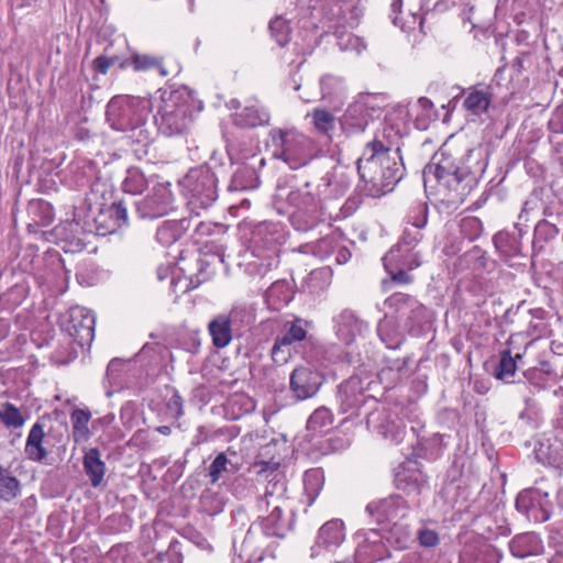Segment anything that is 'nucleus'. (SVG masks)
Segmentation results:
<instances>
[{"label":"nucleus","mask_w":563,"mask_h":563,"mask_svg":"<svg viewBox=\"0 0 563 563\" xmlns=\"http://www.w3.org/2000/svg\"><path fill=\"white\" fill-rule=\"evenodd\" d=\"M487 165L481 147L468 150L459 164L450 153L443 151L424 167L423 183L441 196L443 202L462 203L477 185Z\"/></svg>","instance_id":"1"},{"label":"nucleus","mask_w":563,"mask_h":563,"mask_svg":"<svg viewBox=\"0 0 563 563\" xmlns=\"http://www.w3.org/2000/svg\"><path fill=\"white\" fill-rule=\"evenodd\" d=\"M159 132L166 136L186 133L192 119V103L179 91L163 96L157 113L154 117Z\"/></svg>","instance_id":"2"},{"label":"nucleus","mask_w":563,"mask_h":563,"mask_svg":"<svg viewBox=\"0 0 563 563\" xmlns=\"http://www.w3.org/2000/svg\"><path fill=\"white\" fill-rule=\"evenodd\" d=\"M274 157L282 159L289 168L306 166L313 157V142L296 130L275 129L271 132Z\"/></svg>","instance_id":"3"},{"label":"nucleus","mask_w":563,"mask_h":563,"mask_svg":"<svg viewBox=\"0 0 563 563\" xmlns=\"http://www.w3.org/2000/svg\"><path fill=\"white\" fill-rule=\"evenodd\" d=\"M286 201L290 208V222L296 230L308 231L322 221L323 210L318 196L296 189L288 192Z\"/></svg>","instance_id":"4"},{"label":"nucleus","mask_w":563,"mask_h":563,"mask_svg":"<svg viewBox=\"0 0 563 563\" xmlns=\"http://www.w3.org/2000/svg\"><path fill=\"white\" fill-rule=\"evenodd\" d=\"M107 115L118 130H133L145 121L143 102L133 97H114L107 107Z\"/></svg>","instance_id":"5"},{"label":"nucleus","mask_w":563,"mask_h":563,"mask_svg":"<svg viewBox=\"0 0 563 563\" xmlns=\"http://www.w3.org/2000/svg\"><path fill=\"white\" fill-rule=\"evenodd\" d=\"M322 384L323 376L321 372L308 364L296 366L289 377V388L297 400L313 397Z\"/></svg>","instance_id":"6"},{"label":"nucleus","mask_w":563,"mask_h":563,"mask_svg":"<svg viewBox=\"0 0 563 563\" xmlns=\"http://www.w3.org/2000/svg\"><path fill=\"white\" fill-rule=\"evenodd\" d=\"M280 462L274 457L261 460L258 456L251 464L249 471L254 475V481L257 484L268 483L266 486L264 496H274L275 494H282L285 490L284 484L278 479L279 477Z\"/></svg>","instance_id":"7"},{"label":"nucleus","mask_w":563,"mask_h":563,"mask_svg":"<svg viewBox=\"0 0 563 563\" xmlns=\"http://www.w3.org/2000/svg\"><path fill=\"white\" fill-rule=\"evenodd\" d=\"M389 148L382 141L368 142L362 156L357 159V170L364 180L375 181L376 169L388 161Z\"/></svg>","instance_id":"8"},{"label":"nucleus","mask_w":563,"mask_h":563,"mask_svg":"<svg viewBox=\"0 0 563 563\" xmlns=\"http://www.w3.org/2000/svg\"><path fill=\"white\" fill-rule=\"evenodd\" d=\"M427 482V475L416 461H407L396 468L395 485L406 494L420 495Z\"/></svg>","instance_id":"9"},{"label":"nucleus","mask_w":563,"mask_h":563,"mask_svg":"<svg viewBox=\"0 0 563 563\" xmlns=\"http://www.w3.org/2000/svg\"><path fill=\"white\" fill-rule=\"evenodd\" d=\"M95 317L84 308L70 309L68 331L80 345L90 342L95 334Z\"/></svg>","instance_id":"10"},{"label":"nucleus","mask_w":563,"mask_h":563,"mask_svg":"<svg viewBox=\"0 0 563 563\" xmlns=\"http://www.w3.org/2000/svg\"><path fill=\"white\" fill-rule=\"evenodd\" d=\"M373 121V109L365 102L356 101L349 106L343 117V128L349 134H358L365 131Z\"/></svg>","instance_id":"11"},{"label":"nucleus","mask_w":563,"mask_h":563,"mask_svg":"<svg viewBox=\"0 0 563 563\" xmlns=\"http://www.w3.org/2000/svg\"><path fill=\"white\" fill-rule=\"evenodd\" d=\"M404 242L398 244V247L391 249L384 257H383V264L386 269V272L389 274L390 279L399 285H409L412 283L413 278L410 276L406 267L408 269H413L420 265V262L418 261H411L408 264H399L398 263V253L400 252V247Z\"/></svg>","instance_id":"12"},{"label":"nucleus","mask_w":563,"mask_h":563,"mask_svg":"<svg viewBox=\"0 0 563 563\" xmlns=\"http://www.w3.org/2000/svg\"><path fill=\"white\" fill-rule=\"evenodd\" d=\"M401 498L388 497L367 505L366 511L377 523L391 522L399 517Z\"/></svg>","instance_id":"13"},{"label":"nucleus","mask_w":563,"mask_h":563,"mask_svg":"<svg viewBox=\"0 0 563 563\" xmlns=\"http://www.w3.org/2000/svg\"><path fill=\"white\" fill-rule=\"evenodd\" d=\"M45 431L41 422H35L29 431L24 452L30 461L42 463L48 455L44 446Z\"/></svg>","instance_id":"14"},{"label":"nucleus","mask_w":563,"mask_h":563,"mask_svg":"<svg viewBox=\"0 0 563 563\" xmlns=\"http://www.w3.org/2000/svg\"><path fill=\"white\" fill-rule=\"evenodd\" d=\"M339 397L343 412L360 408L364 401V390L361 380L351 378L340 385Z\"/></svg>","instance_id":"15"},{"label":"nucleus","mask_w":563,"mask_h":563,"mask_svg":"<svg viewBox=\"0 0 563 563\" xmlns=\"http://www.w3.org/2000/svg\"><path fill=\"white\" fill-rule=\"evenodd\" d=\"M519 336V334H511L507 341V344L511 346ZM521 357V353H516L515 356H512L510 347L500 351V360L494 372L495 377L497 379L509 382L510 378L515 376L517 371V362Z\"/></svg>","instance_id":"16"},{"label":"nucleus","mask_w":563,"mask_h":563,"mask_svg":"<svg viewBox=\"0 0 563 563\" xmlns=\"http://www.w3.org/2000/svg\"><path fill=\"white\" fill-rule=\"evenodd\" d=\"M325 476L320 467L307 470L303 474V498L307 507H311L324 487Z\"/></svg>","instance_id":"17"},{"label":"nucleus","mask_w":563,"mask_h":563,"mask_svg":"<svg viewBox=\"0 0 563 563\" xmlns=\"http://www.w3.org/2000/svg\"><path fill=\"white\" fill-rule=\"evenodd\" d=\"M84 470L93 487L100 486L106 474V464L96 448L89 449L84 455Z\"/></svg>","instance_id":"18"},{"label":"nucleus","mask_w":563,"mask_h":563,"mask_svg":"<svg viewBox=\"0 0 563 563\" xmlns=\"http://www.w3.org/2000/svg\"><path fill=\"white\" fill-rule=\"evenodd\" d=\"M492 103V93L488 90L471 88L464 100V109L473 115H482L489 109Z\"/></svg>","instance_id":"19"},{"label":"nucleus","mask_w":563,"mask_h":563,"mask_svg":"<svg viewBox=\"0 0 563 563\" xmlns=\"http://www.w3.org/2000/svg\"><path fill=\"white\" fill-rule=\"evenodd\" d=\"M260 526L264 534L267 537H284L287 520L284 516L283 507L278 504L275 505L271 514L261 519Z\"/></svg>","instance_id":"20"},{"label":"nucleus","mask_w":563,"mask_h":563,"mask_svg":"<svg viewBox=\"0 0 563 563\" xmlns=\"http://www.w3.org/2000/svg\"><path fill=\"white\" fill-rule=\"evenodd\" d=\"M345 538L344 523L340 519L327 521L319 530V544L325 548L339 547Z\"/></svg>","instance_id":"21"},{"label":"nucleus","mask_w":563,"mask_h":563,"mask_svg":"<svg viewBox=\"0 0 563 563\" xmlns=\"http://www.w3.org/2000/svg\"><path fill=\"white\" fill-rule=\"evenodd\" d=\"M212 343L218 349H223L232 340L231 320L227 316H218L208 325Z\"/></svg>","instance_id":"22"},{"label":"nucleus","mask_w":563,"mask_h":563,"mask_svg":"<svg viewBox=\"0 0 563 563\" xmlns=\"http://www.w3.org/2000/svg\"><path fill=\"white\" fill-rule=\"evenodd\" d=\"M509 549L514 556L523 559L538 553L540 540L534 533L518 534L510 541Z\"/></svg>","instance_id":"23"},{"label":"nucleus","mask_w":563,"mask_h":563,"mask_svg":"<svg viewBox=\"0 0 563 563\" xmlns=\"http://www.w3.org/2000/svg\"><path fill=\"white\" fill-rule=\"evenodd\" d=\"M358 332V321L352 314L343 313L338 318L335 333L342 344L351 345Z\"/></svg>","instance_id":"24"},{"label":"nucleus","mask_w":563,"mask_h":563,"mask_svg":"<svg viewBox=\"0 0 563 563\" xmlns=\"http://www.w3.org/2000/svg\"><path fill=\"white\" fill-rule=\"evenodd\" d=\"M320 87L322 99L329 102H333L345 95L343 79L331 74H327L321 77Z\"/></svg>","instance_id":"25"},{"label":"nucleus","mask_w":563,"mask_h":563,"mask_svg":"<svg viewBox=\"0 0 563 563\" xmlns=\"http://www.w3.org/2000/svg\"><path fill=\"white\" fill-rule=\"evenodd\" d=\"M91 413L86 409H75L70 413V422L73 428V438L75 442L86 441L89 438V421Z\"/></svg>","instance_id":"26"},{"label":"nucleus","mask_w":563,"mask_h":563,"mask_svg":"<svg viewBox=\"0 0 563 563\" xmlns=\"http://www.w3.org/2000/svg\"><path fill=\"white\" fill-rule=\"evenodd\" d=\"M145 203L152 210L153 216H163L169 208L170 192L163 185L155 186L153 188V196H147Z\"/></svg>","instance_id":"27"},{"label":"nucleus","mask_w":563,"mask_h":563,"mask_svg":"<svg viewBox=\"0 0 563 563\" xmlns=\"http://www.w3.org/2000/svg\"><path fill=\"white\" fill-rule=\"evenodd\" d=\"M308 324L309 322L301 318H295L291 321H287L284 324L285 333L277 336V339H286L287 343L291 346L294 343L302 342L307 339Z\"/></svg>","instance_id":"28"},{"label":"nucleus","mask_w":563,"mask_h":563,"mask_svg":"<svg viewBox=\"0 0 563 563\" xmlns=\"http://www.w3.org/2000/svg\"><path fill=\"white\" fill-rule=\"evenodd\" d=\"M314 130L323 135H329L334 130L335 117L332 112L323 108H314L309 114Z\"/></svg>","instance_id":"29"},{"label":"nucleus","mask_w":563,"mask_h":563,"mask_svg":"<svg viewBox=\"0 0 563 563\" xmlns=\"http://www.w3.org/2000/svg\"><path fill=\"white\" fill-rule=\"evenodd\" d=\"M147 185L144 173L137 167H132L128 169L122 187L125 192L141 195L147 188Z\"/></svg>","instance_id":"30"},{"label":"nucleus","mask_w":563,"mask_h":563,"mask_svg":"<svg viewBox=\"0 0 563 563\" xmlns=\"http://www.w3.org/2000/svg\"><path fill=\"white\" fill-rule=\"evenodd\" d=\"M0 421L8 429H20L25 419L21 410L12 402H4L0 408Z\"/></svg>","instance_id":"31"},{"label":"nucleus","mask_w":563,"mask_h":563,"mask_svg":"<svg viewBox=\"0 0 563 563\" xmlns=\"http://www.w3.org/2000/svg\"><path fill=\"white\" fill-rule=\"evenodd\" d=\"M20 493V482L0 464V499L10 501Z\"/></svg>","instance_id":"32"},{"label":"nucleus","mask_w":563,"mask_h":563,"mask_svg":"<svg viewBox=\"0 0 563 563\" xmlns=\"http://www.w3.org/2000/svg\"><path fill=\"white\" fill-rule=\"evenodd\" d=\"M384 305L396 313H404L407 310L413 311L418 307L417 300L411 295L404 292L390 295L385 299Z\"/></svg>","instance_id":"33"},{"label":"nucleus","mask_w":563,"mask_h":563,"mask_svg":"<svg viewBox=\"0 0 563 563\" xmlns=\"http://www.w3.org/2000/svg\"><path fill=\"white\" fill-rule=\"evenodd\" d=\"M128 65L132 66L135 71H148L152 69H161L162 62L159 58H155L148 55L135 54L131 57L130 62H123L120 64V68H124Z\"/></svg>","instance_id":"34"},{"label":"nucleus","mask_w":563,"mask_h":563,"mask_svg":"<svg viewBox=\"0 0 563 563\" xmlns=\"http://www.w3.org/2000/svg\"><path fill=\"white\" fill-rule=\"evenodd\" d=\"M199 179L203 188L200 189L199 185H196L191 189L192 196L202 199V203L213 201L216 199L213 176L210 173H203L200 175Z\"/></svg>","instance_id":"35"},{"label":"nucleus","mask_w":563,"mask_h":563,"mask_svg":"<svg viewBox=\"0 0 563 563\" xmlns=\"http://www.w3.org/2000/svg\"><path fill=\"white\" fill-rule=\"evenodd\" d=\"M269 31L279 46H285L290 41L289 22L282 16H276L269 22Z\"/></svg>","instance_id":"36"},{"label":"nucleus","mask_w":563,"mask_h":563,"mask_svg":"<svg viewBox=\"0 0 563 563\" xmlns=\"http://www.w3.org/2000/svg\"><path fill=\"white\" fill-rule=\"evenodd\" d=\"M102 216H109L113 221L108 232H114L128 223V210L122 202H113Z\"/></svg>","instance_id":"37"},{"label":"nucleus","mask_w":563,"mask_h":563,"mask_svg":"<svg viewBox=\"0 0 563 563\" xmlns=\"http://www.w3.org/2000/svg\"><path fill=\"white\" fill-rule=\"evenodd\" d=\"M333 422L332 412L324 407L316 409L308 420V428L312 431H322Z\"/></svg>","instance_id":"38"},{"label":"nucleus","mask_w":563,"mask_h":563,"mask_svg":"<svg viewBox=\"0 0 563 563\" xmlns=\"http://www.w3.org/2000/svg\"><path fill=\"white\" fill-rule=\"evenodd\" d=\"M292 356V346L289 345L286 339H275L271 350V357L276 365H285Z\"/></svg>","instance_id":"39"},{"label":"nucleus","mask_w":563,"mask_h":563,"mask_svg":"<svg viewBox=\"0 0 563 563\" xmlns=\"http://www.w3.org/2000/svg\"><path fill=\"white\" fill-rule=\"evenodd\" d=\"M462 235L468 241H475L483 232V223L477 217H465L461 220Z\"/></svg>","instance_id":"40"},{"label":"nucleus","mask_w":563,"mask_h":563,"mask_svg":"<svg viewBox=\"0 0 563 563\" xmlns=\"http://www.w3.org/2000/svg\"><path fill=\"white\" fill-rule=\"evenodd\" d=\"M229 460L225 453H219L209 466V476L211 484L218 483L222 474L228 470Z\"/></svg>","instance_id":"41"},{"label":"nucleus","mask_w":563,"mask_h":563,"mask_svg":"<svg viewBox=\"0 0 563 563\" xmlns=\"http://www.w3.org/2000/svg\"><path fill=\"white\" fill-rule=\"evenodd\" d=\"M409 222L417 229H422L428 222V209L426 205L415 206L409 214Z\"/></svg>","instance_id":"42"},{"label":"nucleus","mask_w":563,"mask_h":563,"mask_svg":"<svg viewBox=\"0 0 563 563\" xmlns=\"http://www.w3.org/2000/svg\"><path fill=\"white\" fill-rule=\"evenodd\" d=\"M419 544L423 548H435L440 543L439 533L429 528H422L417 533Z\"/></svg>","instance_id":"43"},{"label":"nucleus","mask_w":563,"mask_h":563,"mask_svg":"<svg viewBox=\"0 0 563 563\" xmlns=\"http://www.w3.org/2000/svg\"><path fill=\"white\" fill-rule=\"evenodd\" d=\"M117 62V57L97 56L92 62V68L96 73L106 75L111 66Z\"/></svg>","instance_id":"44"},{"label":"nucleus","mask_w":563,"mask_h":563,"mask_svg":"<svg viewBox=\"0 0 563 563\" xmlns=\"http://www.w3.org/2000/svg\"><path fill=\"white\" fill-rule=\"evenodd\" d=\"M549 129L556 134H563V104L558 106L549 121Z\"/></svg>","instance_id":"45"},{"label":"nucleus","mask_w":563,"mask_h":563,"mask_svg":"<svg viewBox=\"0 0 563 563\" xmlns=\"http://www.w3.org/2000/svg\"><path fill=\"white\" fill-rule=\"evenodd\" d=\"M238 123L239 124H245L250 126L257 125V115L256 110L252 108H245L242 113L238 115Z\"/></svg>","instance_id":"46"},{"label":"nucleus","mask_w":563,"mask_h":563,"mask_svg":"<svg viewBox=\"0 0 563 563\" xmlns=\"http://www.w3.org/2000/svg\"><path fill=\"white\" fill-rule=\"evenodd\" d=\"M333 2L335 3H350L351 4V13H352V16H357V8H356V4H357V0H332Z\"/></svg>","instance_id":"47"},{"label":"nucleus","mask_w":563,"mask_h":563,"mask_svg":"<svg viewBox=\"0 0 563 563\" xmlns=\"http://www.w3.org/2000/svg\"><path fill=\"white\" fill-rule=\"evenodd\" d=\"M170 231V227L169 225H163L158 230H157V238L159 240H165L167 239V235Z\"/></svg>","instance_id":"48"},{"label":"nucleus","mask_w":563,"mask_h":563,"mask_svg":"<svg viewBox=\"0 0 563 563\" xmlns=\"http://www.w3.org/2000/svg\"><path fill=\"white\" fill-rule=\"evenodd\" d=\"M418 102L426 110L433 108V102L427 97L419 98Z\"/></svg>","instance_id":"49"},{"label":"nucleus","mask_w":563,"mask_h":563,"mask_svg":"<svg viewBox=\"0 0 563 563\" xmlns=\"http://www.w3.org/2000/svg\"><path fill=\"white\" fill-rule=\"evenodd\" d=\"M156 430H157V432H159L161 434H164V435H168L172 432V429L168 426L157 427Z\"/></svg>","instance_id":"50"},{"label":"nucleus","mask_w":563,"mask_h":563,"mask_svg":"<svg viewBox=\"0 0 563 563\" xmlns=\"http://www.w3.org/2000/svg\"><path fill=\"white\" fill-rule=\"evenodd\" d=\"M343 34H344V32H343V31H341V29H340V27H336V29L334 30V35H335L336 37L341 38V37L343 36Z\"/></svg>","instance_id":"51"},{"label":"nucleus","mask_w":563,"mask_h":563,"mask_svg":"<svg viewBox=\"0 0 563 563\" xmlns=\"http://www.w3.org/2000/svg\"><path fill=\"white\" fill-rule=\"evenodd\" d=\"M386 169H387V172H388L389 174H391V172H390V168H389V167H387ZM388 178H391V180H393V181H398V180H399V178H400V176L398 177V176H396V175H390Z\"/></svg>","instance_id":"52"},{"label":"nucleus","mask_w":563,"mask_h":563,"mask_svg":"<svg viewBox=\"0 0 563 563\" xmlns=\"http://www.w3.org/2000/svg\"><path fill=\"white\" fill-rule=\"evenodd\" d=\"M399 344H400V342H396L395 344H390L389 346H390V347H398V346H399Z\"/></svg>","instance_id":"53"},{"label":"nucleus","mask_w":563,"mask_h":563,"mask_svg":"<svg viewBox=\"0 0 563 563\" xmlns=\"http://www.w3.org/2000/svg\"><path fill=\"white\" fill-rule=\"evenodd\" d=\"M542 331H543V329H541V330L539 331V333L537 334V336H541Z\"/></svg>","instance_id":"54"},{"label":"nucleus","mask_w":563,"mask_h":563,"mask_svg":"<svg viewBox=\"0 0 563 563\" xmlns=\"http://www.w3.org/2000/svg\"><path fill=\"white\" fill-rule=\"evenodd\" d=\"M382 177L386 178V172H383Z\"/></svg>","instance_id":"55"}]
</instances>
